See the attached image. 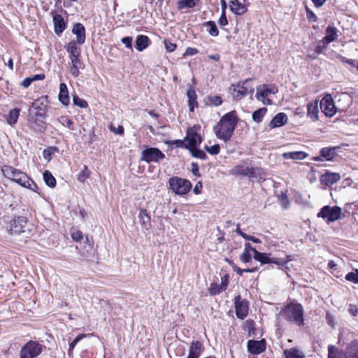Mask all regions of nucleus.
I'll return each instance as SVG.
<instances>
[{"label":"nucleus","instance_id":"obj_55","mask_svg":"<svg viewBox=\"0 0 358 358\" xmlns=\"http://www.w3.org/2000/svg\"><path fill=\"white\" fill-rule=\"evenodd\" d=\"M80 57V55H74V56L70 55L69 58L71 59L72 65L82 66V62H81Z\"/></svg>","mask_w":358,"mask_h":358},{"label":"nucleus","instance_id":"obj_39","mask_svg":"<svg viewBox=\"0 0 358 358\" xmlns=\"http://www.w3.org/2000/svg\"><path fill=\"white\" fill-rule=\"evenodd\" d=\"M227 289V284L218 285L217 283H211L209 287V292L211 295H216L224 291Z\"/></svg>","mask_w":358,"mask_h":358},{"label":"nucleus","instance_id":"obj_50","mask_svg":"<svg viewBox=\"0 0 358 358\" xmlns=\"http://www.w3.org/2000/svg\"><path fill=\"white\" fill-rule=\"evenodd\" d=\"M61 123L70 130H74L73 122L67 117H62L60 120Z\"/></svg>","mask_w":358,"mask_h":358},{"label":"nucleus","instance_id":"obj_48","mask_svg":"<svg viewBox=\"0 0 358 358\" xmlns=\"http://www.w3.org/2000/svg\"><path fill=\"white\" fill-rule=\"evenodd\" d=\"M208 99L209 103L215 106H218L222 103V98L220 96H210Z\"/></svg>","mask_w":358,"mask_h":358},{"label":"nucleus","instance_id":"obj_13","mask_svg":"<svg viewBox=\"0 0 358 358\" xmlns=\"http://www.w3.org/2000/svg\"><path fill=\"white\" fill-rule=\"evenodd\" d=\"M320 108L326 116L332 117L336 113V108L330 94L324 96L320 101Z\"/></svg>","mask_w":358,"mask_h":358},{"label":"nucleus","instance_id":"obj_20","mask_svg":"<svg viewBox=\"0 0 358 358\" xmlns=\"http://www.w3.org/2000/svg\"><path fill=\"white\" fill-rule=\"evenodd\" d=\"M203 350V343L199 341H192L189 348L187 358H199Z\"/></svg>","mask_w":358,"mask_h":358},{"label":"nucleus","instance_id":"obj_27","mask_svg":"<svg viewBox=\"0 0 358 358\" xmlns=\"http://www.w3.org/2000/svg\"><path fill=\"white\" fill-rule=\"evenodd\" d=\"M288 117L285 113H278L270 122L269 127L271 128H275L283 126L287 124Z\"/></svg>","mask_w":358,"mask_h":358},{"label":"nucleus","instance_id":"obj_38","mask_svg":"<svg viewBox=\"0 0 358 358\" xmlns=\"http://www.w3.org/2000/svg\"><path fill=\"white\" fill-rule=\"evenodd\" d=\"M43 176L45 184L48 187L52 188L56 186V179L49 171H45Z\"/></svg>","mask_w":358,"mask_h":358},{"label":"nucleus","instance_id":"obj_40","mask_svg":"<svg viewBox=\"0 0 358 358\" xmlns=\"http://www.w3.org/2000/svg\"><path fill=\"white\" fill-rule=\"evenodd\" d=\"M196 6L194 0H179L177 2V7L178 10L184 8H192Z\"/></svg>","mask_w":358,"mask_h":358},{"label":"nucleus","instance_id":"obj_41","mask_svg":"<svg viewBox=\"0 0 358 358\" xmlns=\"http://www.w3.org/2000/svg\"><path fill=\"white\" fill-rule=\"evenodd\" d=\"M204 27H209L208 32L212 36H217L219 35V30L214 21H208L203 23Z\"/></svg>","mask_w":358,"mask_h":358},{"label":"nucleus","instance_id":"obj_28","mask_svg":"<svg viewBox=\"0 0 358 358\" xmlns=\"http://www.w3.org/2000/svg\"><path fill=\"white\" fill-rule=\"evenodd\" d=\"M59 101L65 106H68L70 103V97L69 95V90L65 83H62L59 85Z\"/></svg>","mask_w":358,"mask_h":358},{"label":"nucleus","instance_id":"obj_54","mask_svg":"<svg viewBox=\"0 0 358 358\" xmlns=\"http://www.w3.org/2000/svg\"><path fill=\"white\" fill-rule=\"evenodd\" d=\"M307 18L310 22H317V15L308 7H306Z\"/></svg>","mask_w":358,"mask_h":358},{"label":"nucleus","instance_id":"obj_61","mask_svg":"<svg viewBox=\"0 0 358 358\" xmlns=\"http://www.w3.org/2000/svg\"><path fill=\"white\" fill-rule=\"evenodd\" d=\"M218 23L220 26H226L228 24V20L226 16V13H222L221 16L219 19Z\"/></svg>","mask_w":358,"mask_h":358},{"label":"nucleus","instance_id":"obj_16","mask_svg":"<svg viewBox=\"0 0 358 358\" xmlns=\"http://www.w3.org/2000/svg\"><path fill=\"white\" fill-rule=\"evenodd\" d=\"M275 91L273 89H269L266 85L257 87L256 98L257 100L262 101L265 105H271L272 101L270 99H268V96L270 94H275Z\"/></svg>","mask_w":358,"mask_h":358},{"label":"nucleus","instance_id":"obj_44","mask_svg":"<svg viewBox=\"0 0 358 358\" xmlns=\"http://www.w3.org/2000/svg\"><path fill=\"white\" fill-rule=\"evenodd\" d=\"M90 173L91 171L89 170L87 166L86 165H84L83 169L78 176V180L81 182H84L85 180L90 177Z\"/></svg>","mask_w":358,"mask_h":358},{"label":"nucleus","instance_id":"obj_31","mask_svg":"<svg viewBox=\"0 0 358 358\" xmlns=\"http://www.w3.org/2000/svg\"><path fill=\"white\" fill-rule=\"evenodd\" d=\"M138 219L141 226L145 229H149L151 227V219L148 214L146 210L141 209L138 214Z\"/></svg>","mask_w":358,"mask_h":358},{"label":"nucleus","instance_id":"obj_2","mask_svg":"<svg viewBox=\"0 0 358 358\" xmlns=\"http://www.w3.org/2000/svg\"><path fill=\"white\" fill-rule=\"evenodd\" d=\"M304 310L301 304L291 301L282 308L279 314L289 324L301 327L304 324Z\"/></svg>","mask_w":358,"mask_h":358},{"label":"nucleus","instance_id":"obj_17","mask_svg":"<svg viewBox=\"0 0 358 358\" xmlns=\"http://www.w3.org/2000/svg\"><path fill=\"white\" fill-rule=\"evenodd\" d=\"M248 350L252 355H259L266 350V341L264 339L260 341L250 340L247 344Z\"/></svg>","mask_w":358,"mask_h":358},{"label":"nucleus","instance_id":"obj_64","mask_svg":"<svg viewBox=\"0 0 358 358\" xmlns=\"http://www.w3.org/2000/svg\"><path fill=\"white\" fill-rule=\"evenodd\" d=\"M199 52L198 50L194 48H191V47H189L186 49L185 53H184V56H186V55H194L196 54H197Z\"/></svg>","mask_w":358,"mask_h":358},{"label":"nucleus","instance_id":"obj_25","mask_svg":"<svg viewBox=\"0 0 358 358\" xmlns=\"http://www.w3.org/2000/svg\"><path fill=\"white\" fill-rule=\"evenodd\" d=\"M268 176L267 173L262 168L251 167L249 178L257 181H264Z\"/></svg>","mask_w":358,"mask_h":358},{"label":"nucleus","instance_id":"obj_34","mask_svg":"<svg viewBox=\"0 0 358 358\" xmlns=\"http://www.w3.org/2000/svg\"><path fill=\"white\" fill-rule=\"evenodd\" d=\"M20 110L19 108H14L7 114L5 117L8 124L10 125L15 124L19 118Z\"/></svg>","mask_w":358,"mask_h":358},{"label":"nucleus","instance_id":"obj_30","mask_svg":"<svg viewBox=\"0 0 358 358\" xmlns=\"http://www.w3.org/2000/svg\"><path fill=\"white\" fill-rule=\"evenodd\" d=\"M307 116L310 117L313 121L318 120V101L315 100L310 102L307 106Z\"/></svg>","mask_w":358,"mask_h":358},{"label":"nucleus","instance_id":"obj_62","mask_svg":"<svg viewBox=\"0 0 358 358\" xmlns=\"http://www.w3.org/2000/svg\"><path fill=\"white\" fill-rule=\"evenodd\" d=\"M82 68L80 66L72 65L70 69V72L71 75L74 77H77L79 75V69Z\"/></svg>","mask_w":358,"mask_h":358},{"label":"nucleus","instance_id":"obj_4","mask_svg":"<svg viewBox=\"0 0 358 358\" xmlns=\"http://www.w3.org/2000/svg\"><path fill=\"white\" fill-rule=\"evenodd\" d=\"M8 232L13 235L22 234L24 238H28L31 234L29 228L27 218L24 216H17L13 218L7 226Z\"/></svg>","mask_w":358,"mask_h":358},{"label":"nucleus","instance_id":"obj_15","mask_svg":"<svg viewBox=\"0 0 358 358\" xmlns=\"http://www.w3.org/2000/svg\"><path fill=\"white\" fill-rule=\"evenodd\" d=\"M251 167L248 161H242L229 171V174L232 176H247L249 178Z\"/></svg>","mask_w":358,"mask_h":358},{"label":"nucleus","instance_id":"obj_10","mask_svg":"<svg viewBox=\"0 0 358 358\" xmlns=\"http://www.w3.org/2000/svg\"><path fill=\"white\" fill-rule=\"evenodd\" d=\"M342 210L338 206L331 207L325 206L318 213L317 216L327 220L328 223L339 220L341 217Z\"/></svg>","mask_w":358,"mask_h":358},{"label":"nucleus","instance_id":"obj_12","mask_svg":"<svg viewBox=\"0 0 358 358\" xmlns=\"http://www.w3.org/2000/svg\"><path fill=\"white\" fill-rule=\"evenodd\" d=\"M198 129H199V127H196L194 126L193 127L189 128L187 131L185 141H186L188 145V150L196 148L202 142V137L198 134Z\"/></svg>","mask_w":358,"mask_h":358},{"label":"nucleus","instance_id":"obj_9","mask_svg":"<svg viewBox=\"0 0 358 358\" xmlns=\"http://www.w3.org/2000/svg\"><path fill=\"white\" fill-rule=\"evenodd\" d=\"M44 117L45 113L41 111L30 113L28 119L29 127L35 132L43 133L46 129Z\"/></svg>","mask_w":358,"mask_h":358},{"label":"nucleus","instance_id":"obj_32","mask_svg":"<svg viewBox=\"0 0 358 358\" xmlns=\"http://www.w3.org/2000/svg\"><path fill=\"white\" fill-rule=\"evenodd\" d=\"M283 354L285 358H305V354L296 348L286 349Z\"/></svg>","mask_w":358,"mask_h":358},{"label":"nucleus","instance_id":"obj_35","mask_svg":"<svg viewBox=\"0 0 358 358\" xmlns=\"http://www.w3.org/2000/svg\"><path fill=\"white\" fill-rule=\"evenodd\" d=\"M187 96L188 98V103H189V110L193 112L194 107L197 106L196 93L194 90L189 89L187 92Z\"/></svg>","mask_w":358,"mask_h":358},{"label":"nucleus","instance_id":"obj_7","mask_svg":"<svg viewBox=\"0 0 358 358\" xmlns=\"http://www.w3.org/2000/svg\"><path fill=\"white\" fill-rule=\"evenodd\" d=\"M169 188L176 194L185 195L192 188V183L187 179L172 177L169 180Z\"/></svg>","mask_w":358,"mask_h":358},{"label":"nucleus","instance_id":"obj_24","mask_svg":"<svg viewBox=\"0 0 358 358\" xmlns=\"http://www.w3.org/2000/svg\"><path fill=\"white\" fill-rule=\"evenodd\" d=\"M229 9L232 13L238 15H242L248 10L247 6L238 0H231L229 1Z\"/></svg>","mask_w":358,"mask_h":358},{"label":"nucleus","instance_id":"obj_49","mask_svg":"<svg viewBox=\"0 0 358 358\" xmlns=\"http://www.w3.org/2000/svg\"><path fill=\"white\" fill-rule=\"evenodd\" d=\"M56 150V148L54 147H50L47 149H45L43 151V157L45 159H46L48 162L50 161L51 156L54 153V152Z\"/></svg>","mask_w":358,"mask_h":358},{"label":"nucleus","instance_id":"obj_53","mask_svg":"<svg viewBox=\"0 0 358 358\" xmlns=\"http://www.w3.org/2000/svg\"><path fill=\"white\" fill-rule=\"evenodd\" d=\"M294 259V257L292 255H286L285 258H280L278 257V262H280V264H278V266H284L288 262L292 261Z\"/></svg>","mask_w":358,"mask_h":358},{"label":"nucleus","instance_id":"obj_11","mask_svg":"<svg viewBox=\"0 0 358 358\" xmlns=\"http://www.w3.org/2000/svg\"><path fill=\"white\" fill-rule=\"evenodd\" d=\"M165 155L157 148H148L141 151V160L148 163L159 162L164 159Z\"/></svg>","mask_w":358,"mask_h":358},{"label":"nucleus","instance_id":"obj_14","mask_svg":"<svg viewBox=\"0 0 358 358\" xmlns=\"http://www.w3.org/2000/svg\"><path fill=\"white\" fill-rule=\"evenodd\" d=\"M236 317L243 320L248 315V302L238 295L234 299Z\"/></svg>","mask_w":358,"mask_h":358},{"label":"nucleus","instance_id":"obj_29","mask_svg":"<svg viewBox=\"0 0 358 358\" xmlns=\"http://www.w3.org/2000/svg\"><path fill=\"white\" fill-rule=\"evenodd\" d=\"M150 44V38L145 35H138L136 40L135 47L139 51L142 52L146 49Z\"/></svg>","mask_w":358,"mask_h":358},{"label":"nucleus","instance_id":"obj_33","mask_svg":"<svg viewBox=\"0 0 358 358\" xmlns=\"http://www.w3.org/2000/svg\"><path fill=\"white\" fill-rule=\"evenodd\" d=\"M284 159H299L301 160L305 159L308 155L302 151H296V152H285L282 155Z\"/></svg>","mask_w":358,"mask_h":358},{"label":"nucleus","instance_id":"obj_47","mask_svg":"<svg viewBox=\"0 0 358 358\" xmlns=\"http://www.w3.org/2000/svg\"><path fill=\"white\" fill-rule=\"evenodd\" d=\"M73 102L74 105L82 108H86L88 106L87 102L85 100L80 99L77 95L73 96Z\"/></svg>","mask_w":358,"mask_h":358},{"label":"nucleus","instance_id":"obj_5","mask_svg":"<svg viewBox=\"0 0 358 358\" xmlns=\"http://www.w3.org/2000/svg\"><path fill=\"white\" fill-rule=\"evenodd\" d=\"M328 358H358V341L350 342L345 351H338L335 346L329 345Z\"/></svg>","mask_w":358,"mask_h":358},{"label":"nucleus","instance_id":"obj_56","mask_svg":"<svg viewBox=\"0 0 358 358\" xmlns=\"http://www.w3.org/2000/svg\"><path fill=\"white\" fill-rule=\"evenodd\" d=\"M186 141L184 140H176L173 142V144L175 145L178 148H182L188 150V145L185 143Z\"/></svg>","mask_w":358,"mask_h":358},{"label":"nucleus","instance_id":"obj_18","mask_svg":"<svg viewBox=\"0 0 358 358\" xmlns=\"http://www.w3.org/2000/svg\"><path fill=\"white\" fill-rule=\"evenodd\" d=\"M337 147H327L320 150V156L313 157L315 162H322L323 159L326 161H331L336 155V150Z\"/></svg>","mask_w":358,"mask_h":358},{"label":"nucleus","instance_id":"obj_36","mask_svg":"<svg viewBox=\"0 0 358 358\" xmlns=\"http://www.w3.org/2000/svg\"><path fill=\"white\" fill-rule=\"evenodd\" d=\"M87 242L84 246V251L81 252V255L85 259H90L94 255V250L93 248V244L89 242L87 238H86Z\"/></svg>","mask_w":358,"mask_h":358},{"label":"nucleus","instance_id":"obj_59","mask_svg":"<svg viewBox=\"0 0 358 358\" xmlns=\"http://www.w3.org/2000/svg\"><path fill=\"white\" fill-rule=\"evenodd\" d=\"M164 45H165V48H166V50L170 52H173L176 48V44L172 43L170 41H166V40L164 41Z\"/></svg>","mask_w":358,"mask_h":358},{"label":"nucleus","instance_id":"obj_63","mask_svg":"<svg viewBox=\"0 0 358 358\" xmlns=\"http://www.w3.org/2000/svg\"><path fill=\"white\" fill-rule=\"evenodd\" d=\"M191 172L194 176H199V169L196 163L192 162L191 164Z\"/></svg>","mask_w":358,"mask_h":358},{"label":"nucleus","instance_id":"obj_3","mask_svg":"<svg viewBox=\"0 0 358 358\" xmlns=\"http://www.w3.org/2000/svg\"><path fill=\"white\" fill-rule=\"evenodd\" d=\"M2 172L5 177L15 181L22 187L29 188L34 191L32 185L36 187L34 181L31 180L26 173L10 166H5L2 168Z\"/></svg>","mask_w":358,"mask_h":358},{"label":"nucleus","instance_id":"obj_51","mask_svg":"<svg viewBox=\"0 0 358 358\" xmlns=\"http://www.w3.org/2000/svg\"><path fill=\"white\" fill-rule=\"evenodd\" d=\"M204 148L208 153L213 155H217L220 150V145L218 144L213 145L210 147L206 145Z\"/></svg>","mask_w":358,"mask_h":358},{"label":"nucleus","instance_id":"obj_58","mask_svg":"<svg viewBox=\"0 0 358 358\" xmlns=\"http://www.w3.org/2000/svg\"><path fill=\"white\" fill-rule=\"evenodd\" d=\"M71 238L75 241H80L83 238V234L80 231H75L71 233Z\"/></svg>","mask_w":358,"mask_h":358},{"label":"nucleus","instance_id":"obj_19","mask_svg":"<svg viewBox=\"0 0 358 358\" xmlns=\"http://www.w3.org/2000/svg\"><path fill=\"white\" fill-rule=\"evenodd\" d=\"M341 179V176L338 173H331L327 171L320 177V182L326 186H330L337 182Z\"/></svg>","mask_w":358,"mask_h":358},{"label":"nucleus","instance_id":"obj_57","mask_svg":"<svg viewBox=\"0 0 358 358\" xmlns=\"http://www.w3.org/2000/svg\"><path fill=\"white\" fill-rule=\"evenodd\" d=\"M121 41L128 48H132V38L131 36H126L121 39Z\"/></svg>","mask_w":358,"mask_h":358},{"label":"nucleus","instance_id":"obj_6","mask_svg":"<svg viewBox=\"0 0 358 358\" xmlns=\"http://www.w3.org/2000/svg\"><path fill=\"white\" fill-rule=\"evenodd\" d=\"M251 81V78H248L230 86L229 90L234 100L239 101L247 94L254 92V87L250 85Z\"/></svg>","mask_w":358,"mask_h":358},{"label":"nucleus","instance_id":"obj_42","mask_svg":"<svg viewBox=\"0 0 358 358\" xmlns=\"http://www.w3.org/2000/svg\"><path fill=\"white\" fill-rule=\"evenodd\" d=\"M266 112L267 109L266 108H261L255 110L252 115V120L256 122H261Z\"/></svg>","mask_w":358,"mask_h":358},{"label":"nucleus","instance_id":"obj_52","mask_svg":"<svg viewBox=\"0 0 358 358\" xmlns=\"http://www.w3.org/2000/svg\"><path fill=\"white\" fill-rule=\"evenodd\" d=\"M325 318L327 323L329 326H331V327H335L336 322L335 320V317L331 313H330L329 312H327Z\"/></svg>","mask_w":358,"mask_h":358},{"label":"nucleus","instance_id":"obj_45","mask_svg":"<svg viewBox=\"0 0 358 358\" xmlns=\"http://www.w3.org/2000/svg\"><path fill=\"white\" fill-rule=\"evenodd\" d=\"M192 154V155L194 157L200 159H206L207 156L206 154L201 150L196 149V148H194L189 150Z\"/></svg>","mask_w":358,"mask_h":358},{"label":"nucleus","instance_id":"obj_37","mask_svg":"<svg viewBox=\"0 0 358 358\" xmlns=\"http://www.w3.org/2000/svg\"><path fill=\"white\" fill-rule=\"evenodd\" d=\"M78 44L76 41H70L66 47V51L70 55H80V48L78 46Z\"/></svg>","mask_w":358,"mask_h":358},{"label":"nucleus","instance_id":"obj_43","mask_svg":"<svg viewBox=\"0 0 358 358\" xmlns=\"http://www.w3.org/2000/svg\"><path fill=\"white\" fill-rule=\"evenodd\" d=\"M87 336V335L85 334H79L78 336H77L76 337V338L69 344V350H68V354L70 356L71 354H72V352L74 349V348L76 347V345H77V343L80 341L82 340L83 338H85Z\"/></svg>","mask_w":358,"mask_h":358},{"label":"nucleus","instance_id":"obj_22","mask_svg":"<svg viewBox=\"0 0 358 358\" xmlns=\"http://www.w3.org/2000/svg\"><path fill=\"white\" fill-rule=\"evenodd\" d=\"M338 35V29L334 26L329 25L326 29V36L321 40V43L324 45H328L331 42L335 41Z\"/></svg>","mask_w":358,"mask_h":358},{"label":"nucleus","instance_id":"obj_23","mask_svg":"<svg viewBox=\"0 0 358 358\" xmlns=\"http://www.w3.org/2000/svg\"><path fill=\"white\" fill-rule=\"evenodd\" d=\"M254 259L259 262L262 264L272 263L278 265V264L280 263L278 262V257H271L268 253L260 252L259 251H255Z\"/></svg>","mask_w":358,"mask_h":358},{"label":"nucleus","instance_id":"obj_26","mask_svg":"<svg viewBox=\"0 0 358 358\" xmlns=\"http://www.w3.org/2000/svg\"><path fill=\"white\" fill-rule=\"evenodd\" d=\"M53 23L55 32L57 35H60L66 29V23L63 17L59 14L53 15Z\"/></svg>","mask_w":358,"mask_h":358},{"label":"nucleus","instance_id":"obj_46","mask_svg":"<svg viewBox=\"0 0 358 358\" xmlns=\"http://www.w3.org/2000/svg\"><path fill=\"white\" fill-rule=\"evenodd\" d=\"M345 280L355 284H358V269H355V272H350L346 274Z\"/></svg>","mask_w":358,"mask_h":358},{"label":"nucleus","instance_id":"obj_1","mask_svg":"<svg viewBox=\"0 0 358 358\" xmlns=\"http://www.w3.org/2000/svg\"><path fill=\"white\" fill-rule=\"evenodd\" d=\"M236 124V113L233 110L224 115L213 130L217 138L227 142L232 136Z\"/></svg>","mask_w":358,"mask_h":358},{"label":"nucleus","instance_id":"obj_8","mask_svg":"<svg viewBox=\"0 0 358 358\" xmlns=\"http://www.w3.org/2000/svg\"><path fill=\"white\" fill-rule=\"evenodd\" d=\"M45 347L39 343L29 341L22 348L20 358H35L42 353Z\"/></svg>","mask_w":358,"mask_h":358},{"label":"nucleus","instance_id":"obj_21","mask_svg":"<svg viewBox=\"0 0 358 358\" xmlns=\"http://www.w3.org/2000/svg\"><path fill=\"white\" fill-rule=\"evenodd\" d=\"M72 33L76 36V42L82 45L85 41V28L83 24L76 23L72 29Z\"/></svg>","mask_w":358,"mask_h":358},{"label":"nucleus","instance_id":"obj_60","mask_svg":"<svg viewBox=\"0 0 358 358\" xmlns=\"http://www.w3.org/2000/svg\"><path fill=\"white\" fill-rule=\"evenodd\" d=\"M251 259V255L249 252H243L240 256V259L244 263L250 262Z\"/></svg>","mask_w":358,"mask_h":358}]
</instances>
